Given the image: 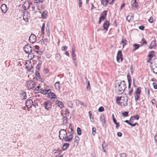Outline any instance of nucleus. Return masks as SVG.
Returning a JSON list of instances; mask_svg holds the SVG:
<instances>
[{"instance_id":"nucleus-39","label":"nucleus","mask_w":157,"mask_h":157,"mask_svg":"<svg viewBox=\"0 0 157 157\" xmlns=\"http://www.w3.org/2000/svg\"><path fill=\"white\" fill-rule=\"evenodd\" d=\"M77 134L78 135H80L81 134V129L79 127H78L77 129Z\"/></svg>"},{"instance_id":"nucleus-18","label":"nucleus","mask_w":157,"mask_h":157,"mask_svg":"<svg viewBox=\"0 0 157 157\" xmlns=\"http://www.w3.org/2000/svg\"><path fill=\"white\" fill-rule=\"evenodd\" d=\"M55 103L60 109L63 108L64 106L63 104L62 101L56 100L55 101Z\"/></svg>"},{"instance_id":"nucleus-17","label":"nucleus","mask_w":157,"mask_h":157,"mask_svg":"<svg viewBox=\"0 0 157 157\" xmlns=\"http://www.w3.org/2000/svg\"><path fill=\"white\" fill-rule=\"evenodd\" d=\"M100 121L102 124V125L104 126L105 124V117L103 115H101L100 117Z\"/></svg>"},{"instance_id":"nucleus-15","label":"nucleus","mask_w":157,"mask_h":157,"mask_svg":"<svg viewBox=\"0 0 157 157\" xmlns=\"http://www.w3.org/2000/svg\"><path fill=\"white\" fill-rule=\"evenodd\" d=\"M30 6L29 3L28 2H25L22 5V7L24 10H26L29 9Z\"/></svg>"},{"instance_id":"nucleus-36","label":"nucleus","mask_w":157,"mask_h":157,"mask_svg":"<svg viewBox=\"0 0 157 157\" xmlns=\"http://www.w3.org/2000/svg\"><path fill=\"white\" fill-rule=\"evenodd\" d=\"M41 17L43 19L45 18L47 15V13L45 11H43L41 13Z\"/></svg>"},{"instance_id":"nucleus-37","label":"nucleus","mask_w":157,"mask_h":157,"mask_svg":"<svg viewBox=\"0 0 157 157\" xmlns=\"http://www.w3.org/2000/svg\"><path fill=\"white\" fill-rule=\"evenodd\" d=\"M56 60L58 61H59L61 59V57L60 55L59 54H57L56 55Z\"/></svg>"},{"instance_id":"nucleus-26","label":"nucleus","mask_w":157,"mask_h":157,"mask_svg":"<svg viewBox=\"0 0 157 157\" xmlns=\"http://www.w3.org/2000/svg\"><path fill=\"white\" fill-rule=\"evenodd\" d=\"M156 46V45L155 41H153L151 42V44L149 46V47L150 48V49H152L153 48Z\"/></svg>"},{"instance_id":"nucleus-49","label":"nucleus","mask_w":157,"mask_h":157,"mask_svg":"<svg viewBox=\"0 0 157 157\" xmlns=\"http://www.w3.org/2000/svg\"><path fill=\"white\" fill-rule=\"evenodd\" d=\"M129 125L132 127H134L136 125L138 126L139 125V124L137 123H136L133 124H132V123H130Z\"/></svg>"},{"instance_id":"nucleus-23","label":"nucleus","mask_w":157,"mask_h":157,"mask_svg":"<svg viewBox=\"0 0 157 157\" xmlns=\"http://www.w3.org/2000/svg\"><path fill=\"white\" fill-rule=\"evenodd\" d=\"M70 144L68 143H65L63 144V147L62 149L63 151L66 150L69 147Z\"/></svg>"},{"instance_id":"nucleus-51","label":"nucleus","mask_w":157,"mask_h":157,"mask_svg":"<svg viewBox=\"0 0 157 157\" xmlns=\"http://www.w3.org/2000/svg\"><path fill=\"white\" fill-rule=\"evenodd\" d=\"M153 85L154 89H157V84L156 83L154 82L153 83Z\"/></svg>"},{"instance_id":"nucleus-19","label":"nucleus","mask_w":157,"mask_h":157,"mask_svg":"<svg viewBox=\"0 0 157 157\" xmlns=\"http://www.w3.org/2000/svg\"><path fill=\"white\" fill-rule=\"evenodd\" d=\"M127 40L124 38H122L121 41L120 43L121 44H122L123 48H124V46L127 44Z\"/></svg>"},{"instance_id":"nucleus-12","label":"nucleus","mask_w":157,"mask_h":157,"mask_svg":"<svg viewBox=\"0 0 157 157\" xmlns=\"http://www.w3.org/2000/svg\"><path fill=\"white\" fill-rule=\"evenodd\" d=\"M2 11L4 13H6L7 10V6L5 4H2L1 6Z\"/></svg>"},{"instance_id":"nucleus-27","label":"nucleus","mask_w":157,"mask_h":157,"mask_svg":"<svg viewBox=\"0 0 157 157\" xmlns=\"http://www.w3.org/2000/svg\"><path fill=\"white\" fill-rule=\"evenodd\" d=\"M60 82L57 81L56 82L55 84V86L56 89L59 90H60Z\"/></svg>"},{"instance_id":"nucleus-50","label":"nucleus","mask_w":157,"mask_h":157,"mask_svg":"<svg viewBox=\"0 0 157 157\" xmlns=\"http://www.w3.org/2000/svg\"><path fill=\"white\" fill-rule=\"evenodd\" d=\"M148 21L150 23H152L153 22V19L152 17H150L148 20Z\"/></svg>"},{"instance_id":"nucleus-4","label":"nucleus","mask_w":157,"mask_h":157,"mask_svg":"<svg viewBox=\"0 0 157 157\" xmlns=\"http://www.w3.org/2000/svg\"><path fill=\"white\" fill-rule=\"evenodd\" d=\"M26 85L28 89H30L34 88L36 86V84L33 81L29 80L27 82Z\"/></svg>"},{"instance_id":"nucleus-10","label":"nucleus","mask_w":157,"mask_h":157,"mask_svg":"<svg viewBox=\"0 0 157 157\" xmlns=\"http://www.w3.org/2000/svg\"><path fill=\"white\" fill-rule=\"evenodd\" d=\"M33 105V101L31 99H28L25 102V105L28 108H31Z\"/></svg>"},{"instance_id":"nucleus-6","label":"nucleus","mask_w":157,"mask_h":157,"mask_svg":"<svg viewBox=\"0 0 157 157\" xmlns=\"http://www.w3.org/2000/svg\"><path fill=\"white\" fill-rule=\"evenodd\" d=\"M121 60L120 62H122L123 59L122 57V52L121 50H119L117 52V60L118 62H120V60Z\"/></svg>"},{"instance_id":"nucleus-57","label":"nucleus","mask_w":157,"mask_h":157,"mask_svg":"<svg viewBox=\"0 0 157 157\" xmlns=\"http://www.w3.org/2000/svg\"><path fill=\"white\" fill-rule=\"evenodd\" d=\"M139 28L141 30H143L144 29V27L143 25H141L139 27Z\"/></svg>"},{"instance_id":"nucleus-53","label":"nucleus","mask_w":157,"mask_h":157,"mask_svg":"<svg viewBox=\"0 0 157 157\" xmlns=\"http://www.w3.org/2000/svg\"><path fill=\"white\" fill-rule=\"evenodd\" d=\"M120 157H126V155L125 153H122L120 154Z\"/></svg>"},{"instance_id":"nucleus-2","label":"nucleus","mask_w":157,"mask_h":157,"mask_svg":"<svg viewBox=\"0 0 157 157\" xmlns=\"http://www.w3.org/2000/svg\"><path fill=\"white\" fill-rule=\"evenodd\" d=\"M23 49L25 52L27 54H28L29 55H31L33 54L31 53L32 49V47L31 46L28 44L25 45L23 47Z\"/></svg>"},{"instance_id":"nucleus-32","label":"nucleus","mask_w":157,"mask_h":157,"mask_svg":"<svg viewBox=\"0 0 157 157\" xmlns=\"http://www.w3.org/2000/svg\"><path fill=\"white\" fill-rule=\"evenodd\" d=\"M21 95V96L22 95L23 96V98H22V100H25L27 98V96L25 92H22Z\"/></svg>"},{"instance_id":"nucleus-33","label":"nucleus","mask_w":157,"mask_h":157,"mask_svg":"<svg viewBox=\"0 0 157 157\" xmlns=\"http://www.w3.org/2000/svg\"><path fill=\"white\" fill-rule=\"evenodd\" d=\"M141 90L140 87H138L136 90L135 94H141Z\"/></svg>"},{"instance_id":"nucleus-63","label":"nucleus","mask_w":157,"mask_h":157,"mask_svg":"<svg viewBox=\"0 0 157 157\" xmlns=\"http://www.w3.org/2000/svg\"><path fill=\"white\" fill-rule=\"evenodd\" d=\"M154 62V65L155 66V67H157V58L155 59Z\"/></svg>"},{"instance_id":"nucleus-62","label":"nucleus","mask_w":157,"mask_h":157,"mask_svg":"<svg viewBox=\"0 0 157 157\" xmlns=\"http://www.w3.org/2000/svg\"><path fill=\"white\" fill-rule=\"evenodd\" d=\"M48 72V70L47 68H44V73L45 74H47Z\"/></svg>"},{"instance_id":"nucleus-14","label":"nucleus","mask_w":157,"mask_h":157,"mask_svg":"<svg viewBox=\"0 0 157 157\" xmlns=\"http://www.w3.org/2000/svg\"><path fill=\"white\" fill-rule=\"evenodd\" d=\"M109 21H106L103 24V28L104 29L107 31L109 28Z\"/></svg>"},{"instance_id":"nucleus-43","label":"nucleus","mask_w":157,"mask_h":157,"mask_svg":"<svg viewBox=\"0 0 157 157\" xmlns=\"http://www.w3.org/2000/svg\"><path fill=\"white\" fill-rule=\"evenodd\" d=\"M140 43L142 44H147V42L146 41V40H145V39L143 38L141 42H140Z\"/></svg>"},{"instance_id":"nucleus-58","label":"nucleus","mask_w":157,"mask_h":157,"mask_svg":"<svg viewBox=\"0 0 157 157\" xmlns=\"http://www.w3.org/2000/svg\"><path fill=\"white\" fill-rule=\"evenodd\" d=\"M131 17L128 16L126 18V20L130 22V20L131 19Z\"/></svg>"},{"instance_id":"nucleus-31","label":"nucleus","mask_w":157,"mask_h":157,"mask_svg":"<svg viewBox=\"0 0 157 157\" xmlns=\"http://www.w3.org/2000/svg\"><path fill=\"white\" fill-rule=\"evenodd\" d=\"M121 97H117L116 99V101L117 103L118 104V105H121V104L122 103V102H120V100H121Z\"/></svg>"},{"instance_id":"nucleus-42","label":"nucleus","mask_w":157,"mask_h":157,"mask_svg":"<svg viewBox=\"0 0 157 157\" xmlns=\"http://www.w3.org/2000/svg\"><path fill=\"white\" fill-rule=\"evenodd\" d=\"M40 87V86H38L36 87V88L35 89V91L36 93H40V90L39 89V88Z\"/></svg>"},{"instance_id":"nucleus-44","label":"nucleus","mask_w":157,"mask_h":157,"mask_svg":"<svg viewBox=\"0 0 157 157\" xmlns=\"http://www.w3.org/2000/svg\"><path fill=\"white\" fill-rule=\"evenodd\" d=\"M96 128L95 127H93L92 128V134L94 136L95 135L96 133Z\"/></svg>"},{"instance_id":"nucleus-11","label":"nucleus","mask_w":157,"mask_h":157,"mask_svg":"<svg viewBox=\"0 0 157 157\" xmlns=\"http://www.w3.org/2000/svg\"><path fill=\"white\" fill-rule=\"evenodd\" d=\"M73 136L71 135H69L68 136H65V137L64 138L63 140H64V141L66 142H70L71 140H72Z\"/></svg>"},{"instance_id":"nucleus-29","label":"nucleus","mask_w":157,"mask_h":157,"mask_svg":"<svg viewBox=\"0 0 157 157\" xmlns=\"http://www.w3.org/2000/svg\"><path fill=\"white\" fill-rule=\"evenodd\" d=\"M133 46L134 47V48L133 49V51L135 52L136 50L139 48L140 45L139 44H133Z\"/></svg>"},{"instance_id":"nucleus-20","label":"nucleus","mask_w":157,"mask_h":157,"mask_svg":"<svg viewBox=\"0 0 157 157\" xmlns=\"http://www.w3.org/2000/svg\"><path fill=\"white\" fill-rule=\"evenodd\" d=\"M133 0H132V7L133 8H137L138 6V4L136 2V0H133Z\"/></svg>"},{"instance_id":"nucleus-22","label":"nucleus","mask_w":157,"mask_h":157,"mask_svg":"<svg viewBox=\"0 0 157 157\" xmlns=\"http://www.w3.org/2000/svg\"><path fill=\"white\" fill-rule=\"evenodd\" d=\"M127 78L128 83V88H130L131 84V82L132 80L131 79V77L129 74H128L127 75Z\"/></svg>"},{"instance_id":"nucleus-46","label":"nucleus","mask_w":157,"mask_h":157,"mask_svg":"<svg viewBox=\"0 0 157 157\" xmlns=\"http://www.w3.org/2000/svg\"><path fill=\"white\" fill-rule=\"evenodd\" d=\"M35 75L36 76L39 78L40 79L41 78L40 76V73L39 72V71H36L35 72Z\"/></svg>"},{"instance_id":"nucleus-56","label":"nucleus","mask_w":157,"mask_h":157,"mask_svg":"<svg viewBox=\"0 0 157 157\" xmlns=\"http://www.w3.org/2000/svg\"><path fill=\"white\" fill-rule=\"evenodd\" d=\"M133 92V89L132 88L131 89H130L128 92V95L129 96H131L132 92Z\"/></svg>"},{"instance_id":"nucleus-1","label":"nucleus","mask_w":157,"mask_h":157,"mask_svg":"<svg viewBox=\"0 0 157 157\" xmlns=\"http://www.w3.org/2000/svg\"><path fill=\"white\" fill-rule=\"evenodd\" d=\"M115 90L116 93L120 94H122L126 88V85L124 81H121L116 83Z\"/></svg>"},{"instance_id":"nucleus-34","label":"nucleus","mask_w":157,"mask_h":157,"mask_svg":"<svg viewBox=\"0 0 157 157\" xmlns=\"http://www.w3.org/2000/svg\"><path fill=\"white\" fill-rule=\"evenodd\" d=\"M67 117H63V118L62 119L63 121V124H67Z\"/></svg>"},{"instance_id":"nucleus-13","label":"nucleus","mask_w":157,"mask_h":157,"mask_svg":"<svg viewBox=\"0 0 157 157\" xmlns=\"http://www.w3.org/2000/svg\"><path fill=\"white\" fill-rule=\"evenodd\" d=\"M75 103L76 106H78L79 105H82L84 107H86V105L84 104L83 102L78 100H75Z\"/></svg>"},{"instance_id":"nucleus-25","label":"nucleus","mask_w":157,"mask_h":157,"mask_svg":"<svg viewBox=\"0 0 157 157\" xmlns=\"http://www.w3.org/2000/svg\"><path fill=\"white\" fill-rule=\"evenodd\" d=\"M101 4L104 6H106L108 3L109 4L110 2H109L107 0H101Z\"/></svg>"},{"instance_id":"nucleus-40","label":"nucleus","mask_w":157,"mask_h":157,"mask_svg":"<svg viewBox=\"0 0 157 157\" xmlns=\"http://www.w3.org/2000/svg\"><path fill=\"white\" fill-rule=\"evenodd\" d=\"M106 145L105 142V141H103V143H102V147L103 150L105 152V148L106 147Z\"/></svg>"},{"instance_id":"nucleus-60","label":"nucleus","mask_w":157,"mask_h":157,"mask_svg":"<svg viewBox=\"0 0 157 157\" xmlns=\"http://www.w3.org/2000/svg\"><path fill=\"white\" fill-rule=\"evenodd\" d=\"M71 131L70 132V135H71L72 136H73V135L74 134V130L72 128H71Z\"/></svg>"},{"instance_id":"nucleus-8","label":"nucleus","mask_w":157,"mask_h":157,"mask_svg":"<svg viewBox=\"0 0 157 157\" xmlns=\"http://www.w3.org/2000/svg\"><path fill=\"white\" fill-rule=\"evenodd\" d=\"M59 135L61 136L62 137V139H63L67 135L66 130L64 129H61L59 132Z\"/></svg>"},{"instance_id":"nucleus-54","label":"nucleus","mask_w":157,"mask_h":157,"mask_svg":"<svg viewBox=\"0 0 157 157\" xmlns=\"http://www.w3.org/2000/svg\"><path fill=\"white\" fill-rule=\"evenodd\" d=\"M86 87L88 90H90V84L89 81L88 82L87 85V86Z\"/></svg>"},{"instance_id":"nucleus-45","label":"nucleus","mask_w":157,"mask_h":157,"mask_svg":"<svg viewBox=\"0 0 157 157\" xmlns=\"http://www.w3.org/2000/svg\"><path fill=\"white\" fill-rule=\"evenodd\" d=\"M98 111L99 112H102L104 111V109L103 107L101 106L98 109Z\"/></svg>"},{"instance_id":"nucleus-41","label":"nucleus","mask_w":157,"mask_h":157,"mask_svg":"<svg viewBox=\"0 0 157 157\" xmlns=\"http://www.w3.org/2000/svg\"><path fill=\"white\" fill-rule=\"evenodd\" d=\"M136 95L135 96V100L136 102L137 100H138L140 98V94H136Z\"/></svg>"},{"instance_id":"nucleus-52","label":"nucleus","mask_w":157,"mask_h":157,"mask_svg":"<svg viewBox=\"0 0 157 157\" xmlns=\"http://www.w3.org/2000/svg\"><path fill=\"white\" fill-rule=\"evenodd\" d=\"M67 49V47L66 46H63L61 48V50L63 51H66Z\"/></svg>"},{"instance_id":"nucleus-28","label":"nucleus","mask_w":157,"mask_h":157,"mask_svg":"<svg viewBox=\"0 0 157 157\" xmlns=\"http://www.w3.org/2000/svg\"><path fill=\"white\" fill-rule=\"evenodd\" d=\"M72 52L71 55L73 57V60L75 61L76 59V54L74 53L75 51L73 48L72 49Z\"/></svg>"},{"instance_id":"nucleus-5","label":"nucleus","mask_w":157,"mask_h":157,"mask_svg":"<svg viewBox=\"0 0 157 157\" xmlns=\"http://www.w3.org/2000/svg\"><path fill=\"white\" fill-rule=\"evenodd\" d=\"M52 105L51 103L48 101H45L44 103V108L48 111L50 110L51 109Z\"/></svg>"},{"instance_id":"nucleus-9","label":"nucleus","mask_w":157,"mask_h":157,"mask_svg":"<svg viewBox=\"0 0 157 157\" xmlns=\"http://www.w3.org/2000/svg\"><path fill=\"white\" fill-rule=\"evenodd\" d=\"M121 97V100L122 101H125V104L123 103L124 106H126L127 105V102L128 100V97L126 94L122 96Z\"/></svg>"},{"instance_id":"nucleus-24","label":"nucleus","mask_w":157,"mask_h":157,"mask_svg":"<svg viewBox=\"0 0 157 157\" xmlns=\"http://www.w3.org/2000/svg\"><path fill=\"white\" fill-rule=\"evenodd\" d=\"M155 54L154 51H151L149 52V54L148 55V56L149 58L150 59H151L153 57L154 55Z\"/></svg>"},{"instance_id":"nucleus-38","label":"nucleus","mask_w":157,"mask_h":157,"mask_svg":"<svg viewBox=\"0 0 157 157\" xmlns=\"http://www.w3.org/2000/svg\"><path fill=\"white\" fill-rule=\"evenodd\" d=\"M45 28V23H44L42 24V28H41V33L42 34H44V31Z\"/></svg>"},{"instance_id":"nucleus-7","label":"nucleus","mask_w":157,"mask_h":157,"mask_svg":"<svg viewBox=\"0 0 157 157\" xmlns=\"http://www.w3.org/2000/svg\"><path fill=\"white\" fill-rule=\"evenodd\" d=\"M36 40V37L35 35L32 33L29 37V40L30 43L33 44Z\"/></svg>"},{"instance_id":"nucleus-64","label":"nucleus","mask_w":157,"mask_h":157,"mask_svg":"<svg viewBox=\"0 0 157 157\" xmlns=\"http://www.w3.org/2000/svg\"><path fill=\"white\" fill-rule=\"evenodd\" d=\"M65 112L66 113V114H67L68 115H69V112L68 109H65Z\"/></svg>"},{"instance_id":"nucleus-55","label":"nucleus","mask_w":157,"mask_h":157,"mask_svg":"<svg viewBox=\"0 0 157 157\" xmlns=\"http://www.w3.org/2000/svg\"><path fill=\"white\" fill-rule=\"evenodd\" d=\"M23 20L26 22H27L28 21V18H27L25 16H23Z\"/></svg>"},{"instance_id":"nucleus-16","label":"nucleus","mask_w":157,"mask_h":157,"mask_svg":"<svg viewBox=\"0 0 157 157\" xmlns=\"http://www.w3.org/2000/svg\"><path fill=\"white\" fill-rule=\"evenodd\" d=\"M80 140V139L79 137L78 136H75V138L74 140V146H75V145L77 146L79 143V141Z\"/></svg>"},{"instance_id":"nucleus-3","label":"nucleus","mask_w":157,"mask_h":157,"mask_svg":"<svg viewBox=\"0 0 157 157\" xmlns=\"http://www.w3.org/2000/svg\"><path fill=\"white\" fill-rule=\"evenodd\" d=\"M107 11L106 10H104L101 14V16L99 18L98 22L99 24H101L102 21L104 20L107 15Z\"/></svg>"},{"instance_id":"nucleus-59","label":"nucleus","mask_w":157,"mask_h":157,"mask_svg":"<svg viewBox=\"0 0 157 157\" xmlns=\"http://www.w3.org/2000/svg\"><path fill=\"white\" fill-rule=\"evenodd\" d=\"M117 134V136L119 137H121L122 136V133L120 132H118Z\"/></svg>"},{"instance_id":"nucleus-47","label":"nucleus","mask_w":157,"mask_h":157,"mask_svg":"<svg viewBox=\"0 0 157 157\" xmlns=\"http://www.w3.org/2000/svg\"><path fill=\"white\" fill-rule=\"evenodd\" d=\"M128 112L126 111L122 113L123 115L125 117H126L128 116Z\"/></svg>"},{"instance_id":"nucleus-61","label":"nucleus","mask_w":157,"mask_h":157,"mask_svg":"<svg viewBox=\"0 0 157 157\" xmlns=\"http://www.w3.org/2000/svg\"><path fill=\"white\" fill-rule=\"evenodd\" d=\"M151 103L152 105H154L156 104L155 100L154 99H153L151 100Z\"/></svg>"},{"instance_id":"nucleus-30","label":"nucleus","mask_w":157,"mask_h":157,"mask_svg":"<svg viewBox=\"0 0 157 157\" xmlns=\"http://www.w3.org/2000/svg\"><path fill=\"white\" fill-rule=\"evenodd\" d=\"M132 118H134V119L135 120H139V116L138 115H136L134 116H132L130 118L129 120L130 121L132 122Z\"/></svg>"},{"instance_id":"nucleus-35","label":"nucleus","mask_w":157,"mask_h":157,"mask_svg":"<svg viewBox=\"0 0 157 157\" xmlns=\"http://www.w3.org/2000/svg\"><path fill=\"white\" fill-rule=\"evenodd\" d=\"M26 67L29 71H31L32 69L33 68V67L32 66L31 64H30V65H29L28 66H26Z\"/></svg>"},{"instance_id":"nucleus-48","label":"nucleus","mask_w":157,"mask_h":157,"mask_svg":"<svg viewBox=\"0 0 157 157\" xmlns=\"http://www.w3.org/2000/svg\"><path fill=\"white\" fill-rule=\"evenodd\" d=\"M40 93L44 95L47 94V93L46 92V91L45 90H40Z\"/></svg>"},{"instance_id":"nucleus-21","label":"nucleus","mask_w":157,"mask_h":157,"mask_svg":"<svg viewBox=\"0 0 157 157\" xmlns=\"http://www.w3.org/2000/svg\"><path fill=\"white\" fill-rule=\"evenodd\" d=\"M48 96L51 99H53L56 98V94L54 93L51 92V91L49 93H48Z\"/></svg>"}]
</instances>
